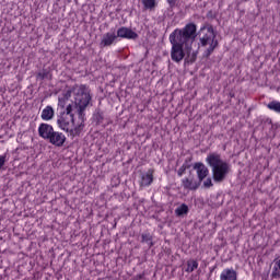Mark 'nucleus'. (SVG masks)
I'll use <instances>...</instances> for the list:
<instances>
[{
    "instance_id": "nucleus-1",
    "label": "nucleus",
    "mask_w": 280,
    "mask_h": 280,
    "mask_svg": "<svg viewBox=\"0 0 280 280\" xmlns=\"http://www.w3.org/2000/svg\"><path fill=\"white\" fill-rule=\"evenodd\" d=\"M198 26L195 23H188L183 28L174 30L168 37L172 45L171 60L173 62H183L185 59V51H191L194 43L198 36Z\"/></svg>"
},
{
    "instance_id": "nucleus-2",
    "label": "nucleus",
    "mask_w": 280,
    "mask_h": 280,
    "mask_svg": "<svg viewBox=\"0 0 280 280\" xmlns=\"http://www.w3.org/2000/svg\"><path fill=\"white\" fill-rule=\"evenodd\" d=\"M206 162L212 170V178L214 183H224L229 174H231V164L222 160L220 153H209L206 158Z\"/></svg>"
},
{
    "instance_id": "nucleus-3",
    "label": "nucleus",
    "mask_w": 280,
    "mask_h": 280,
    "mask_svg": "<svg viewBox=\"0 0 280 280\" xmlns=\"http://www.w3.org/2000/svg\"><path fill=\"white\" fill-rule=\"evenodd\" d=\"M57 126L60 130L68 132L70 137H80L84 130V121L79 119V124L75 125V115H68L65 112L57 115Z\"/></svg>"
},
{
    "instance_id": "nucleus-4",
    "label": "nucleus",
    "mask_w": 280,
    "mask_h": 280,
    "mask_svg": "<svg viewBox=\"0 0 280 280\" xmlns=\"http://www.w3.org/2000/svg\"><path fill=\"white\" fill-rule=\"evenodd\" d=\"M91 100H93L91 96V90L89 86L81 84L74 93V105L80 121L86 120V114L84 110H86L89 104H91Z\"/></svg>"
},
{
    "instance_id": "nucleus-5",
    "label": "nucleus",
    "mask_w": 280,
    "mask_h": 280,
    "mask_svg": "<svg viewBox=\"0 0 280 280\" xmlns=\"http://www.w3.org/2000/svg\"><path fill=\"white\" fill-rule=\"evenodd\" d=\"M215 36H217L215 31L213 30V26H211V25L202 26L199 30V43H200L201 47H207V45H209V47L205 51L206 58H209V56H211V54H213V51H215V49L219 45L218 39H215Z\"/></svg>"
},
{
    "instance_id": "nucleus-6",
    "label": "nucleus",
    "mask_w": 280,
    "mask_h": 280,
    "mask_svg": "<svg viewBox=\"0 0 280 280\" xmlns=\"http://www.w3.org/2000/svg\"><path fill=\"white\" fill-rule=\"evenodd\" d=\"M51 143V145H55L56 148H62L65 143L67 142V136L60 131H52L50 137L47 140Z\"/></svg>"
},
{
    "instance_id": "nucleus-7",
    "label": "nucleus",
    "mask_w": 280,
    "mask_h": 280,
    "mask_svg": "<svg viewBox=\"0 0 280 280\" xmlns=\"http://www.w3.org/2000/svg\"><path fill=\"white\" fill-rule=\"evenodd\" d=\"M116 36L117 38H127L128 40H137V38H139V34H137V32L126 26L118 28Z\"/></svg>"
},
{
    "instance_id": "nucleus-8",
    "label": "nucleus",
    "mask_w": 280,
    "mask_h": 280,
    "mask_svg": "<svg viewBox=\"0 0 280 280\" xmlns=\"http://www.w3.org/2000/svg\"><path fill=\"white\" fill-rule=\"evenodd\" d=\"M194 170L197 172L199 184L209 176V168L202 162L195 163Z\"/></svg>"
},
{
    "instance_id": "nucleus-9",
    "label": "nucleus",
    "mask_w": 280,
    "mask_h": 280,
    "mask_svg": "<svg viewBox=\"0 0 280 280\" xmlns=\"http://www.w3.org/2000/svg\"><path fill=\"white\" fill-rule=\"evenodd\" d=\"M54 126L42 122L38 127V135L42 139H45L46 141L49 139L50 135L54 132Z\"/></svg>"
},
{
    "instance_id": "nucleus-10",
    "label": "nucleus",
    "mask_w": 280,
    "mask_h": 280,
    "mask_svg": "<svg viewBox=\"0 0 280 280\" xmlns=\"http://www.w3.org/2000/svg\"><path fill=\"white\" fill-rule=\"evenodd\" d=\"M154 183V168H149L145 174L141 175L140 187H150Z\"/></svg>"
},
{
    "instance_id": "nucleus-11",
    "label": "nucleus",
    "mask_w": 280,
    "mask_h": 280,
    "mask_svg": "<svg viewBox=\"0 0 280 280\" xmlns=\"http://www.w3.org/2000/svg\"><path fill=\"white\" fill-rule=\"evenodd\" d=\"M117 40V34L115 32H108L105 35H103V38L101 39L100 47L104 49V47H110L113 43Z\"/></svg>"
},
{
    "instance_id": "nucleus-12",
    "label": "nucleus",
    "mask_w": 280,
    "mask_h": 280,
    "mask_svg": "<svg viewBox=\"0 0 280 280\" xmlns=\"http://www.w3.org/2000/svg\"><path fill=\"white\" fill-rule=\"evenodd\" d=\"M182 187L190 191H196L200 187L199 182H195L194 177H185L182 179Z\"/></svg>"
},
{
    "instance_id": "nucleus-13",
    "label": "nucleus",
    "mask_w": 280,
    "mask_h": 280,
    "mask_svg": "<svg viewBox=\"0 0 280 280\" xmlns=\"http://www.w3.org/2000/svg\"><path fill=\"white\" fill-rule=\"evenodd\" d=\"M54 115H56L54 107H51V105H48L42 110L40 118L44 121H51V119H54Z\"/></svg>"
},
{
    "instance_id": "nucleus-14",
    "label": "nucleus",
    "mask_w": 280,
    "mask_h": 280,
    "mask_svg": "<svg viewBox=\"0 0 280 280\" xmlns=\"http://www.w3.org/2000/svg\"><path fill=\"white\" fill-rule=\"evenodd\" d=\"M221 280H237V271L233 269H224L220 277Z\"/></svg>"
},
{
    "instance_id": "nucleus-15",
    "label": "nucleus",
    "mask_w": 280,
    "mask_h": 280,
    "mask_svg": "<svg viewBox=\"0 0 280 280\" xmlns=\"http://www.w3.org/2000/svg\"><path fill=\"white\" fill-rule=\"evenodd\" d=\"M271 279H280V259L272 261Z\"/></svg>"
},
{
    "instance_id": "nucleus-16",
    "label": "nucleus",
    "mask_w": 280,
    "mask_h": 280,
    "mask_svg": "<svg viewBox=\"0 0 280 280\" xmlns=\"http://www.w3.org/2000/svg\"><path fill=\"white\" fill-rule=\"evenodd\" d=\"M187 213H189V206H187L186 203H182L175 209V215L177 218H183V215H187Z\"/></svg>"
},
{
    "instance_id": "nucleus-17",
    "label": "nucleus",
    "mask_w": 280,
    "mask_h": 280,
    "mask_svg": "<svg viewBox=\"0 0 280 280\" xmlns=\"http://www.w3.org/2000/svg\"><path fill=\"white\" fill-rule=\"evenodd\" d=\"M186 266H187V268L185 269L186 272H194V270H198V260L189 259Z\"/></svg>"
},
{
    "instance_id": "nucleus-18",
    "label": "nucleus",
    "mask_w": 280,
    "mask_h": 280,
    "mask_svg": "<svg viewBox=\"0 0 280 280\" xmlns=\"http://www.w3.org/2000/svg\"><path fill=\"white\" fill-rule=\"evenodd\" d=\"M153 237L151 236L150 233H144L141 235V243L142 244H148L149 248H152L154 246V243L152 242Z\"/></svg>"
},
{
    "instance_id": "nucleus-19",
    "label": "nucleus",
    "mask_w": 280,
    "mask_h": 280,
    "mask_svg": "<svg viewBox=\"0 0 280 280\" xmlns=\"http://www.w3.org/2000/svg\"><path fill=\"white\" fill-rule=\"evenodd\" d=\"M144 10H154L156 8V0H142Z\"/></svg>"
},
{
    "instance_id": "nucleus-20",
    "label": "nucleus",
    "mask_w": 280,
    "mask_h": 280,
    "mask_svg": "<svg viewBox=\"0 0 280 280\" xmlns=\"http://www.w3.org/2000/svg\"><path fill=\"white\" fill-rule=\"evenodd\" d=\"M267 108H269V110H273L275 113L280 114V102L271 101L270 103H268Z\"/></svg>"
},
{
    "instance_id": "nucleus-21",
    "label": "nucleus",
    "mask_w": 280,
    "mask_h": 280,
    "mask_svg": "<svg viewBox=\"0 0 280 280\" xmlns=\"http://www.w3.org/2000/svg\"><path fill=\"white\" fill-rule=\"evenodd\" d=\"M186 54H188L186 60H187V62H189L190 65H194V62H196V60H198V50L192 51V52H191V51H188V52H186Z\"/></svg>"
},
{
    "instance_id": "nucleus-22",
    "label": "nucleus",
    "mask_w": 280,
    "mask_h": 280,
    "mask_svg": "<svg viewBox=\"0 0 280 280\" xmlns=\"http://www.w3.org/2000/svg\"><path fill=\"white\" fill-rule=\"evenodd\" d=\"M93 120L100 125L104 122V113L97 110L94 115H93Z\"/></svg>"
},
{
    "instance_id": "nucleus-23",
    "label": "nucleus",
    "mask_w": 280,
    "mask_h": 280,
    "mask_svg": "<svg viewBox=\"0 0 280 280\" xmlns=\"http://www.w3.org/2000/svg\"><path fill=\"white\" fill-rule=\"evenodd\" d=\"M49 75V70L43 69L37 73V80H45Z\"/></svg>"
},
{
    "instance_id": "nucleus-24",
    "label": "nucleus",
    "mask_w": 280,
    "mask_h": 280,
    "mask_svg": "<svg viewBox=\"0 0 280 280\" xmlns=\"http://www.w3.org/2000/svg\"><path fill=\"white\" fill-rule=\"evenodd\" d=\"M67 106V97H59L58 98V107L63 110V108Z\"/></svg>"
},
{
    "instance_id": "nucleus-25",
    "label": "nucleus",
    "mask_w": 280,
    "mask_h": 280,
    "mask_svg": "<svg viewBox=\"0 0 280 280\" xmlns=\"http://www.w3.org/2000/svg\"><path fill=\"white\" fill-rule=\"evenodd\" d=\"M61 113H65V115H73V105L69 104L66 106V109L61 110Z\"/></svg>"
},
{
    "instance_id": "nucleus-26",
    "label": "nucleus",
    "mask_w": 280,
    "mask_h": 280,
    "mask_svg": "<svg viewBox=\"0 0 280 280\" xmlns=\"http://www.w3.org/2000/svg\"><path fill=\"white\" fill-rule=\"evenodd\" d=\"M191 161H194V158H192V156L187 158V159L185 160L183 166H184L185 168H187V170H190V167H191Z\"/></svg>"
},
{
    "instance_id": "nucleus-27",
    "label": "nucleus",
    "mask_w": 280,
    "mask_h": 280,
    "mask_svg": "<svg viewBox=\"0 0 280 280\" xmlns=\"http://www.w3.org/2000/svg\"><path fill=\"white\" fill-rule=\"evenodd\" d=\"M203 187H206V189H210V187H213V180L211 179V177H208V178L203 182Z\"/></svg>"
},
{
    "instance_id": "nucleus-28",
    "label": "nucleus",
    "mask_w": 280,
    "mask_h": 280,
    "mask_svg": "<svg viewBox=\"0 0 280 280\" xmlns=\"http://www.w3.org/2000/svg\"><path fill=\"white\" fill-rule=\"evenodd\" d=\"M187 167H185L184 165H182L178 171H177V176H179V178L185 174V172H187Z\"/></svg>"
},
{
    "instance_id": "nucleus-29",
    "label": "nucleus",
    "mask_w": 280,
    "mask_h": 280,
    "mask_svg": "<svg viewBox=\"0 0 280 280\" xmlns=\"http://www.w3.org/2000/svg\"><path fill=\"white\" fill-rule=\"evenodd\" d=\"M8 156L4 155H0V170L3 167V165H5V161H7Z\"/></svg>"
},
{
    "instance_id": "nucleus-30",
    "label": "nucleus",
    "mask_w": 280,
    "mask_h": 280,
    "mask_svg": "<svg viewBox=\"0 0 280 280\" xmlns=\"http://www.w3.org/2000/svg\"><path fill=\"white\" fill-rule=\"evenodd\" d=\"M178 0H167V3H168V5H170V8H174V5H176V2H177Z\"/></svg>"
},
{
    "instance_id": "nucleus-31",
    "label": "nucleus",
    "mask_w": 280,
    "mask_h": 280,
    "mask_svg": "<svg viewBox=\"0 0 280 280\" xmlns=\"http://www.w3.org/2000/svg\"><path fill=\"white\" fill-rule=\"evenodd\" d=\"M137 279H143V273L138 275Z\"/></svg>"
}]
</instances>
